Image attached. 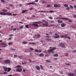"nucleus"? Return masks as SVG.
Wrapping results in <instances>:
<instances>
[{"mask_svg": "<svg viewBox=\"0 0 76 76\" xmlns=\"http://www.w3.org/2000/svg\"><path fill=\"white\" fill-rule=\"evenodd\" d=\"M2 10V12H7V10Z\"/></svg>", "mask_w": 76, "mask_h": 76, "instance_id": "2f4dec72", "label": "nucleus"}, {"mask_svg": "<svg viewBox=\"0 0 76 76\" xmlns=\"http://www.w3.org/2000/svg\"><path fill=\"white\" fill-rule=\"evenodd\" d=\"M46 61L48 63H51V61H48V60H46Z\"/></svg>", "mask_w": 76, "mask_h": 76, "instance_id": "c9c22d12", "label": "nucleus"}, {"mask_svg": "<svg viewBox=\"0 0 76 76\" xmlns=\"http://www.w3.org/2000/svg\"><path fill=\"white\" fill-rule=\"evenodd\" d=\"M6 15H8V16H12V14L10 13H6Z\"/></svg>", "mask_w": 76, "mask_h": 76, "instance_id": "2eb2a0df", "label": "nucleus"}, {"mask_svg": "<svg viewBox=\"0 0 76 76\" xmlns=\"http://www.w3.org/2000/svg\"><path fill=\"white\" fill-rule=\"evenodd\" d=\"M12 39V37H10V38H9L8 40H11Z\"/></svg>", "mask_w": 76, "mask_h": 76, "instance_id": "13d9d810", "label": "nucleus"}, {"mask_svg": "<svg viewBox=\"0 0 76 76\" xmlns=\"http://www.w3.org/2000/svg\"><path fill=\"white\" fill-rule=\"evenodd\" d=\"M39 56L40 57H42L43 56H44V54L42 53H40L39 54Z\"/></svg>", "mask_w": 76, "mask_h": 76, "instance_id": "6ab92c4d", "label": "nucleus"}, {"mask_svg": "<svg viewBox=\"0 0 76 76\" xmlns=\"http://www.w3.org/2000/svg\"><path fill=\"white\" fill-rule=\"evenodd\" d=\"M42 50H39L38 51V52H39V53H41V52H42Z\"/></svg>", "mask_w": 76, "mask_h": 76, "instance_id": "5fc2aeb1", "label": "nucleus"}, {"mask_svg": "<svg viewBox=\"0 0 76 76\" xmlns=\"http://www.w3.org/2000/svg\"><path fill=\"white\" fill-rule=\"evenodd\" d=\"M64 37L65 38H67V35H64Z\"/></svg>", "mask_w": 76, "mask_h": 76, "instance_id": "ea45409f", "label": "nucleus"}, {"mask_svg": "<svg viewBox=\"0 0 76 76\" xmlns=\"http://www.w3.org/2000/svg\"><path fill=\"white\" fill-rule=\"evenodd\" d=\"M14 57H18V56L16 55H14Z\"/></svg>", "mask_w": 76, "mask_h": 76, "instance_id": "09e8293b", "label": "nucleus"}, {"mask_svg": "<svg viewBox=\"0 0 76 76\" xmlns=\"http://www.w3.org/2000/svg\"><path fill=\"white\" fill-rule=\"evenodd\" d=\"M3 69H4V71H5L6 72L7 70V68L6 66H3Z\"/></svg>", "mask_w": 76, "mask_h": 76, "instance_id": "9d476101", "label": "nucleus"}, {"mask_svg": "<svg viewBox=\"0 0 76 76\" xmlns=\"http://www.w3.org/2000/svg\"><path fill=\"white\" fill-rule=\"evenodd\" d=\"M33 54V53H32V52H31V53H30V56H32Z\"/></svg>", "mask_w": 76, "mask_h": 76, "instance_id": "49530a36", "label": "nucleus"}, {"mask_svg": "<svg viewBox=\"0 0 76 76\" xmlns=\"http://www.w3.org/2000/svg\"><path fill=\"white\" fill-rule=\"evenodd\" d=\"M61 38H64V36H63V35H61Z\"/></svg>", "mask_w": 76, "mask_h": 76, "instance_id": "774afa93", "label": "nucleus"}, {"mask_svg": "<svg viewBox=\"0 0 76 76\" xmlns=\"http://www.w3.org/2000/svg\"><path fill=\"white\" fill-rule=\"evenodd\" d=\"M31 4H35V3H31Z\"/></svg>", "mask_w": 76, "mask_h": 76, "instance_id": "052dcab7", "label": "nucleus"}, {"mask_svg": "<svg viewBox=\"0 0 76 76\" xmlns=\"http://www.w3.org/2000/svg\"><path fill=\"white\" fill-rule=\"evenodd\" d=\"M53 56L54 57H58V54H56L54 55Z\"/></svg>", "mask_w": 76, "mask_h": 76, "instance_id": "5701e85b", "label": "nucleus"}, {"mask_svg": "<svg viewBox=\"0 0 76 76\" xmlns=\"http://www.w3.org/2000/svg\"><path fill=\"white\" fill-rule=\"evenodd\" d=\"M3 74L4 75H7V73L5 72L3 73Z\"/></svg>", "mask_w": 76, "mask_h": 76, "instance_id": "c03bdc74", "label": "nucleus"}, {"mask_svg": "<svg viewBox=\"0 0 76 76\" xmlns=\"http://www.w3.org/2000/svg\"><path fill=\"white\" fill-rule=\"evenodd\" d=\"M22 71V68H18L16 69V71L17 72H20V73Z\"/></svg>", "mask_w": 76, "mask_h": 76, "instance_id": "f03ea898", "label": "nucleus"}, {"mask_svg": "<svg viewBox=\"0 0 76 76\" xmlns=\"http://www.w3.org/2000/svg\"><path fill=\"white\" fill-rule=\"evenodd\" d=\"M52 39L51 38H46L45 39V40H46V41H51L52 40Z\"/></svg>", "mask_w": 76, "mask_h": 76, "instance_id": "f8f14e48", "label": "nucleus"}, {"mask_svg": "<svg viewBox=\"0 0 76 76\" xmlns=\"http://www.w3.org/2000/svg\"><path fill=\"white\" fill-rule=\"evenodd\" d=\"M7 69H8L7 72H10L11 70H12V69L10 68H8Z\"/></svg>", "mask_w": 76, "mask_h": 76, "instance_id": "aec40b11", "label": "nucleus"}, {"mask_svg": "<svg viewBox=\"0 0 76 76\" xmlns=\"http://www.w3.org/2000/svg\"><path fill=\"white\" fill-rule=\"evenodd\" d=\"M35 37L36 38H40V34H35Z\"/></svg>", "mask_w": 76, "mask_h": 76, "instance_id": "6e6552de", "label": "nucleus"}, {"mask_svg": "<svg viewBox=\"0 0 76 76\" xmlns=\"http://www.w3.org/2000/svg\"><path fill=\"white\" fill-rule=\"evenodd\" d=\"M16 68H22V66H20V65H18L16 66Z\"/></svg>", "mask_w": 76, "mask_h": 76, "instance_id": "a211bd4d", "label": "nucleus"}, {"mask_svg": "<svg viewBox=\"0 0 76 76\" xmlns=\"http://www.w3.org/2000/svg\"><path fill=\"white\" fill-rule=\"evenodd\" d=\"M30 50H31L32 51V50H34V49L33 48H30Z\"/></svg>", "mask_w": 76, "mask_h": 76, "instance_id": "79ce46f5", "label": "nucleus"}, {"mask_svg": "<svg viewBox=\"0 0 76 76\" xmlns=\"http://www.w3.org/2000/svg\"><path fill=\"white\" fill-rule=\"evenodd\" d=\"M0 15H4L5 16L6 15V13L3 12H0Z\"/></svg>", "mask_w": 76, "mask_h": 76, "instance_id": "1a4fd4ad", "label": "nucleus"}, {"mask_svg": "<svg viewBox=\"0 0 76 76\" xmlns=\"http://www.w3.org/2000/svg\"><path fill=\"white\" fill-rule=\"evenodd\" d=\"M54 60H57L58 59V58H53Z\"/></svg>", "mask_w": 76, "mask_h": 76, "instance_id": "0e129e2a", "label": "nucleus"}, {"mask_svg": "<svg viewBox=\"0 0 76 76\" xmlns=\"http://www.w3.org/2000/svg\"><path fill=\"white\" fill-rule=\"evenodd\" d=\"M25 26H26V28H29V25H26Z\"/></svg>", "mask_w": 76, "mask_h": 76, "instance_id": "a878e982", "label": "nucleus"}, {"mask_svg": "<svg viewBox=\"0 0 76 76\" xmlns=\"http://www.w3.org/2000/svg\"><path fill=\"white\" fill-rule=\"evenodd\" d=\"M1 1L2 2V3H5V1L4 0H1Z\"/></svg>", "mask_w": 76, "mask_h": 76, "instance_id": "bb28decb", "label": "nucleus"}, {"mask_svg": "<svg viewBox=\"0 0 76 76\" xmlns=\"http://www.w3.org/2000/svg\"><path fill=\"white\" fill-rule=\"evenodd\" d=\"M16 28H14L13 29V31H16Z\"/></svg>", "mask_w": 76, "mask_h": 76, "instance_id": "680f3d73", "label": "nucleus"}, {"mask_svg": "<svg viewBox=\"0 0 76 76\" xmlns=\"http://www.w3.org/2000/svg\"><path fill=\"white\" fill-rule=\"evenodd\" d=\"M60 73L61 74V75H63V72L62 71H61L60 72Z\"/></svg>", "mask_w": 76, "mask_h": 76, "instance_id": "473e14b6", "label": "nucleus"}, {"mask_svg": "<svg viewBox=\"0 0 76 76\" xmlns=\"http://www.w3.org/2000/svg\"><path fill=\"white\" fill-rule=\"evenodd\" d=\"M36 68L37 70H41V69H40V67H39V66H36Z\"/></svg>", "mask_w": 76, "mask_h": 76, "instance_id": "4468645a", "label": "nucleus"}, {"mask_svg": "<svg viewBox=\"0 0 76 76\" xmlns=\"http://www.w3.org/2000/svg\"><path fill=\"white\" fill-rule=\"evenodd\" d=\"M58 23H63V20H57Z\"/></svg>", "mask_w": 76, "mask_h": 76, "instance_id": "f3484780", "label": "nucleus"}, {"mask_svg": "<svg viewBox=\"0 0 76 76\" xmlns=\"http://www.w3.org/2000/svg\"><path fill=\"white\" fill-rule=\"evenodd\" d=\"M68 75L69 76H74V75H75V74L74 73H72V74L71 73H69Z\"/></svg>", "mask_w": 76, "mask_h": 76, "instance_id": "9b49d317", "label": "nucleus"}, {"mask_svg": "<svg viewBox=\"0 0 76 76\" xmlns=\"http://www.w3.org/2000/svg\"><path fill=\"white\" fill-rule=\"evenodd\" d=\"M9 6H11L12 7H13V6L12 4H9Z\"/></svg>", "mask_w": 76, "mask_h": 76, "instance_id": "4d7b16f0", "label": "nucleus"}, {"mask_svg": "<svg viewBox=\"0 0 76 76\" xmlns=\"http://www.w3.org/2000/svg\"><path fill=\"white\" fill-rule=\"evenodd\" d=\"M66 64L67 65V66H70V64L69 63H66Z\"/></svg>", "mask_w": 76, "mask_h": 76, "instance_id": "58836bf2", "label": "nucleus"}, {"mask_svg": "<svg viewBox=\"0 0 76 76\" xmlns=\"http://www.w3.org/2000/svg\"><path fill=\"white\" fill-rule=\"evenodd\" d=\"M26 63H27L26 62H24V63L22 62V64H26Z\"/></svg>", "mask_w": 76, "mask_h": 76, "instance_id": "603ef678", "label": "nucleus"}, {"mask_svg": "<svg viewBox=\"0 0 76 76\" xmlns=\"http://www.w3.org/2000/svg\"><path fill=\"white\" fill-rule=\"evenodd\" d=\"M49 19H53V17H49Z\"/></svg>", "mask_w": 76, "mask_h": 76, "instance_id": "de8ad7c7", "label": "nucleus"}, {"mask_svg": "<svg viewBox=\"0 0 76 76\" xmlns=\"http://www.w3.org/2000/svg\"><path fill=\"white\" fill-rule=\"evenodd\" d=\"M69 7H70V8H71V9H74L73 7V6H72V5H69Z\"/></svg>", "mask_w": 76, "mask_h": 76, "instance_id": "b1692460", "label": "nucleus"}, {"mask_svg": "<svg viewBox=\"0 0 76 76\" xmlns=\"http://www.w3.org/2000/svg\"><path fill=\"white\" fill-rule=\"evenodd\" d=\"M49 12L50 13H54V11H53V10H50Z\"/></svg>", "mask_w": 76, "mask_h": 76, "instance_id": "4c0bfd02", "label": "nucleus"}, {"mask_svg": "<svg viewBox=\"0 0 76 76\" xmlns=\"http://www.w3.org/2000/svg\"><path fill=\"white\" fill-rule=\"evenodd\" d=\"M10 50H11V51H15V49H13L12 48H10Z\"/></svg>", "mask_w": 76, "mask_h": 76, "instance_id": "7c9ffc66", "label": "nucleus"}, {"mask_svg": "<svg viewBox=\"0 0 76 76\" xmlns=\"http://www.w3.org/2000/svg\"><path fill=\"white\" fill-rule=\"evenodd\" d=\"M54 51V50L53 49H50L48 50V53H52V52H53Z\"/></svg>", "mask_w": 76, "mask_h": 76, "instance_id": "ddd939ff", "label": "nucleus"}, {"mask_svg": "<svg viewBox=\"0 0 76 76\" xmlns=\"http://www.w3.org/2000/svg\"><path fill=\"white\" fill-rule=\"evenodd\" d=\"M32 25L33 26H36V27H38V26H39V25L38 24L33 23L32 24Z\"/></svg>", "mask_w": 76, "mask_h": 76, "instance_id": "0eeeda50", "label": "nucleus"}, {"mask_svg": "<svg viewBox=\"0 0 76 76\" xmlns=\"http://www.w3.org/2000/svg\"><path fill=\"white\" fill-rule=\"evenodd\" d=\"M59 46L61 47V48H66V47L64 46V43H60L59 44Z\"/></svg>", "mask_w": 76, "mask_h": 76, "instance_id": "7ed1b4c3", "label": "nucleus"}, {"mask_svg": "<svg viewBox=\"0 0 76 76\" xmlns=\"http://www.w3.org/2000/svg\"><path fill=\"white\" fill-rule=\"evenodd\" d=\"M64 6V7H67L68 6V5H67V4H65Z\"/></svg>", "mask_w": 76, "mask_h": 76, "instance_id": "72a5a7b5", "label": "nucleus"}, {"mask_svg": "<svg viewBox=\"0 0 76 76\" xmlns=\"http://www.w3.org/2000/svg\"><path fill=\"white\" fill-rule=\"evenodd\" d=\"M33 9V8H31L29 9V10H32Z\"/></svg>", "mask_w": 76, "mask_h": 76, "instance_id": "bf43d9fd", "label": "nucleus"}, {"mask_svg": "<svg viewBox=\"0 0 76 76\" xmlns=\"http://www.w3.org/2000/svg\"><path fill=\"white\" fill-rule=\"evenodd\" d=\"M23 28V26H21L20 27V29H22Z\"/></svg>", "mask_w": 76, "mask_h": 76, "instance_id": "a18cd8bd", "label": "nucleus"}, {"mask_svg": "<svg viewBox=\"0 0 76 76\" xmlns=\"http://www.w3.org/2000/svg\"><path fill=\"white\" fill-rule=\"evenodd\" d=\"M1 45L2 46V45H6V44L5 43H1Z\"/></svg>", "mask_w": 76, "mask_h": 76, "instance_id": "4be33fe9", "label": "nucleus"}, {"mask_svg": "<svg viewBox=\"0 0 76 76\" xmlns=\"http://www.w3.org/2000/svg\"><path fill=\"white\" fill-rule=\"evenodd\" d=\"M4 62L6 64H9V63H10V60H5L4 61Z\"/></svg>", "mask_w": 76, "mask_h": 76, "instance_id": "423d86ee", "label": "nucleus"}, {"mask_svg": "<svg viewBox=\"0 0 76 76\" xmlns=\"http://www.w3.org/2000/svg\"><path fill=\"white\" fill-rule=\"evenodd\" d=\"M34 51H35V52H36L37 53H38V50L35 49L34 50Z\"/></svg>", "mask_w": 76, "mask_h": 76, "instance_id": "f704fd0d", "label": "nucleus"}, {"mask_svg": "<svg viewBox=\"0 0 76 76\" xmlns=\"http://www.w3.org/2000/svg\"><path fill=\"white\" fill-rule=\"evenodd\" d=\"M32 17L33 18H35V17H36V16L35 15H33L32 16Z\"/></svg>", "mask_w": 76, "mask_h": 76, "instance_id": "6e6d98bb", "label": "nucleus"}, {"mask_svg": "<svg viewBox=\"0 0 76 76\" xmlns=\"http://www.w3.org/2000/svg\"><path fill=\"white\" fill-rule=\"evenodd\" d=\"M62 19H64V20H69V19L68 18H62Z\"/></svg>", "mask_w": 76, "mask_h": 76, "instance_id": "412c9836", "label": "nucleus"}, {"mask_svg": "<svg viewBox=\"0 0 76 76\" xmlns=\"http://www.w3.org/2000/svg\"><path fill=\"white\" fill-rule=\"evenodd\" d=\"M66 26V24H64V23H62L61 25V27H64V26Z\"/></svg>", "mask_w": 76, "mask_h": 76, "instance_id": "dca6fc26", "label": "nucleus"}, {"mask_svg": "<svg viewBox=\"0 0 76 76\" xmlns=\"http://www.w3.org/2000/svg\"><path fill=\"white\" fill-rule=\"evenodd\" d=\"M53 22H54V21H51V23H53Z\"/></svg>", "mask_w": 76, "mask_h": 76, "instance_id": "69168bd1", "label": "nucleus"}, {"mask_svg": "<svg viewBox=\"0 0 76 76\" xmlns=\"http://www.w3.org/2000/svg\"><path fill=\"white\" fill-rule=\"evenodd\" d=\"M67 38L68 39H70V37H67Z\"/></svg>", "mask_w": 76, "mask_h": 76, "instance_id": "e2e57ef3", "label": "nucleus"}, {"mask_svg": "<svg viewBox=\"0 0 76 76\" xmlns=\"http://www.w3.org/2000/svg\"><path fill=\"white\" fill-rule=\"evenodd\" d=\"M13 35L12 34H10L9 35V37H13Z\"/></svg>", "mask_w": 76, "mask_h": 76, "instance_id": "3c124183", "label": "nucleus"}, {"mask_svg": "<svg viewBox=\"0 0 76 76\" xmlns=\"http://www.w3.org/2000/svg\"><path fill=\"white\" fill-rule=\"evenodd\" d=\"M38 12H44V13H45V11H39Z\"/></svg>", "mask_w": 76, "mask_h": 76, "instance_id": "c756f323", "label": "nucleus"}, {"mask_svg": "<svg viewBox=\"0 0 76 76\" xmlns=\"http://www.w3.org/2000/svg\"><path fill=\"white\" fill-rule=\"evenodd\" d=\"M42 22H45V23H42V25H43V26H45L46 27L48 26V22L45 21V20H42Z\"/></svg>", "mask_w": 76, "mask_h": 76, "instance_id": "f257e3e1", "label": "nucleus"}, {"mask_svg": "<svg viewBox=\"0 0 76 76\" xmlns=\"http://www.w3.org/2000/svg\"><path fill=\"white\" fill-rule=\"evenodd\" d=\"M66 10H70V8L69 7H68L66 8Z\"/></svg>", "mask_w": 76, "mask_h": 76, "instance_id": "37998d69", "label": "nucleus"}, {"mask_svg": "<svg viewBox=\"0 0 76 76\" xmlns=\"http://www.w3.org/2000/svg\"><path fill=\"white\" fill-rule=\"evenodd\" d=\"M57 48L56 47H54L53 48V50H56Z\"/></svg>", "mask_w": 76, "mask_h": 76, "instance_id": "864d4df0", "label": "nucleus"}, {"mask_svg": "<svg viewBox=\"0 0 76 76\" xmlns=\"http://www.w3.org/2000/svg\"><path fill=\"white\" fill-rule=\"evenodd\" d=\"M55 35L56 36L54 37V38H60V36L59 35H58V34L56 33L55 34Z\"/></svg>", "mask_w": 76, "mask_h": 76, "instance_id": "20e7f679", "label": "nucleus"}, {"mask_svg": "<svg viewBox=\"0 0 76 76\" xmlns=\"http://www.w3.org/2000/svg\"><path fill=\"white\" fill-rule=\"evenodd\" d=\"M23 72H26V71L25 69H23Z\"/></svg>", "mask_w": 76, "mask_h": 76, "instance_id": "338daca9", "label": "nucleus"}, {"mask_svg": "<svg viewBox=\"0 0 76 76\" xmlns=\"http://www.w3.org/2000/svg\"><path fill=\"white\" fill-rule=\"evenodd\" d=\"M40 67H41V69H43V66H42L40 65Z\"/></svg>", "mask_w": 76, "mask_h": 76, "instance_id": "a19ab883", "label": "nucleus"}, {"mask_svg": "<svg viewBox=\"0 0 76 76\" xmlns=\"http://www.w3.org/2000/svg\"><path fill=\"white\" fill-rule=\"evenodd\" d=\"M73 16L74 17V18H76V15H73Z\"/></svg>", "mask_w": 76, "mask_h": 76, "instance_id": "8fccbe9b", "label": "nucleus"}, {"mask_svg": "<svg viewBox=\"0 0 76 76\" xmlns=\"http://www.w3.org/2000/svg\"><path fill=\"white\" fill-rule=\"evenodd\" d=\"M47 7H51V5H48L47 6Z\"/></svg>", "mask_w": 76, "mask_h": 76, "instance_id": "e433bc0d", "label": "nucleus"}, {"mask_svg": "<svg viewBox=\"0 0 76 76\" xmlns=\"http://www.w3.org/2000/svg\"><path fill=\"white\" fill-rule=\"evenodd\" d=\"M22 43H23V44H27V42H26L24 41V42H22Z\"/></svg>", "mask_w": 76, "mask_h": 76, "instance_id": "c85d7f7f", "label": "nucleus"}, {"mask_svg": "<svg viewBox=\"0 0 76 76\" xmlns=\"http://www.w3.org/2000/svg\"><path fill=\"white\" fill-rule=\"evenodd\" d=\"M11 44H13V42H10V43H8V45H10Z\"/></svg>", "mask_w": 76, "mask_h": 76, "instance_id": "cd10ccee", "label": "nucleus"}, {"mask_svg": "<svg viewBox=\"0 0 76 76\" xmlns=\"http://www.w3.org/2000/svg\"><path fill=\"white\" fill-rule=\"evenodd\" d=\"M27 11H28V10H24L23 11L22 13H25V12H27Z\"/></svg>", "mask_w": 76, "mask_h": 76, "instance_id": "393cba45", "label": "nucleus"}, {"mask_svg": "<svg viewBox=\"0 0 76 76\" xmlns=\"http://www.w3.org/2000/svg\"><path fill=\"white\" fill-rule=\"evenodd\" d=\"M54 7H60L61 5L60 4H56L53 5Z\"/></svg>", "mask_w": 76, "mask_h": 76, "instance_id": "39448f33", "label": "nucleus"}]
</instances>
